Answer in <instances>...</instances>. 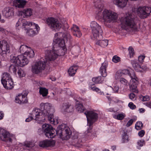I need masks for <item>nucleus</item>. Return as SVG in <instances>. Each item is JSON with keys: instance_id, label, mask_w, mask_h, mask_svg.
I'll use <instances>...</instances> for the list:
<instances>
[{"instance_id": "1", "label": "nucleus", "mask_w": 151, "mask_h": 151, "mask_svg": "<svg viewBox=\"0 0 151 151\" xmlns=\"http://www.w3.org/2000/svg\"><path fill=\"white\" fill-rule=\"evenodd\" d=\"M63 39L60 40L58 38L55 39L54 42L56 43L52 50H47L45 52V59L41 60L35 63L32 66V71L35 74H38L44 70L46 65H49L52 61L55 60L58 56L65 55L67 50L65 46V42L70 41L71 36L69 34L63 35Z\"/></svg>"}, {"instance_id": "2", "label": "nucleus", "mask_w": 151, "mask_h": 151, "mask_svg": "<svg viewBox=\"0 0 151 151\" xmlns=\"http://www.w3.org/2000/svg\"><path fill=\"white\" fill-rule=\"evenodd\" d=\"M42 128L45 136L49 138L54 137L56 134L63 140H67L69 139L72 133L70 129L64 124L59 126L57 130L54 129L51 125L46 124L43 125Z\"/></svg>"}, {"instance_id": "3", "label": "nucleus", "mask_w": 151, "mask_h": 151, "mask_svg": "<svg viewBox=\"0 0 151 151\" xmlns=\"http://www.w3.org/2000/svg\"><path fill=\"white\" fill-rule=\"evenodd\" d=\"M94 6L97 10L96 12L97 16L102 19L105 24L113 23L117 20L118 14L111 10L105 9L101 12L103 5L100 0H98L95 2Z\"/></svg>"}, {"instance_id": "4", "label": "nucleus", "mask_w": 151, "mask_h": 151, "mask_svg": "<svg viewBox=\"0 0 151 151\" xmlns=\"http://www.w3.org/2000/svg\"><path fill=\"white\" fill-rule=\"evenodd\" d=\"M122 28L127 31L131 30L137 31V27L134 19L132 16L129 15L128 16L122 17L120 19Z\"/></svg>"}, {"instance_id": "5", "label": "nucleus", "mask_w": 151, "mask_h": 151, "mask_svg": "<svg viewBox=\"0 0 151 151\" xmlns=\"http://www.w3.org/2000/svg\"><path fill=\"white\" fill-rule=\"evenodd\" d=\"M46 22L49 28L55 32L59 31L63 26L60 21L53 17H49L46 20Z\"/></svg>"}, {"instance_id": "6", "label": "nucleus", "mask_w": 151, "mask_h": 151, "mask_svg": "<svg viewBox=\"0 0 151 151\" xmlns=\"http://www.w3.org/2000/svg\"><path fill=\"white\" fill-rule=\"evenodd\" d=\"M92 29L93 37L91 38L93 40L95 39H99L102 37V33L103 31L101 29V27L95 21H92L90 25Z\"/></svg>"}, {"instance_id": "7", "label": "nucleus", "mask_w": 151, "mask_h": 151, "mask_svg": "<svg viewBox=\"0 0 151 151\" xmlns=\"http://www.w3.org/2000/svg\"><path fill=\"white\" fill-rule=\"evenodd\" d=\"M10 61L11 63L17 64L21 67L27 65L29 61L26 56L24 55H20L17 57L11 56Z\"/></svg>"}, {"instance_id": "8", "label": "nucleus", "mask_w": 151, "mask_h": 151, "mask_svg": "<svg viewBox=\"0 0 151 151\" xmlns=\"http://www.w3.org/2000/svg\"><path fill=\"white\" fill-rule=\"evenodd\" d=\"M0 139L3 141L11 143L16 139L14 135L10 134L8 132L0 127Z\"/></svg>"}, {"instance_id": "9", "label": "nucleus", "mask_w": 151, "mask_h": 151, "mask_svg": "<svg viewBox=\"0 0 151 151\" xmlns=\"http://www.w3.org/2000/svg\"><path fill=\"white\" fill-rule=\"evenodd\" d=\"M86 115L88 122L87 125L92 128V125L93 123L97 121L98 114L92 111H86L84 112Z\"/></svg>"}, {"instance_id": "10", "label": "nucleus", "mask_w": 151, "mask_h": 151, "mask_svg": "<svg viewBox=\"0 0 151 151\" xmlns=\"http://www.w3.org/2000/svg\"><path fill=\"white\" fill-rule=\"evenodd\" d=\"M129 75L131 78L129 86L130 89L132 92L137 93L138 91L137 89V86L138 79L133 71L130 72Z\"/></svg>"}, {"instance_id": "11", "label": "nucleus", "mask_w": 151, "mask_h": 151, "mask_svg": "<svg viewBox=\"0 0 151 151\" xmlns=\"http://www.w3.org/2000/svg\"><path fill=\"white\" fill-rule=\"evenodd\" d=\"M31 114L34 120L41 122H44L47 116L40 109L36 108L33 109Z\"/></svg>"}, {"instance_id": "12", "label": "nucleus", "mask_w": 151, "mask_h": 151, "mask_svg": "<svg viewBox=\"0 0 151 151\" xmlns=\"http://www.w3.org/2000/svg\"><path fill=\"white\" fill-rule=\"evenodd\" d=\"M24 19H19L18 21L16 23V27H17L19 26L22 25V29H24V30H27L26 28L28 26H33L35 27V29L37 31H39L40 28L38 24L32 22L26 21L24 22Z\"/></svg>"}, {"instance_id": "13", "label": "nucleus", "mask_w": 151, "mask_h": 151, "mask_svg": "<svg viewBox=\"0 0 151 151\" xmlns=\"http://www.w3.org/2000/svg\"><path fill=\"white\" fill-rule=\"evenodd\" d=\"M137 11L139 17L141 19H144L150 15L151 12V9L147 6H141L138 8Z\"/></svg>"}, {"instance_id": "14", "label": "nucleus", "mask_w": 151, "mask_h": 151, "mask_svg": "<svg viewBox=\"0 0 151 151\" xmlns=\"http://www.w3.org/2000/svg\"><path fill=\"white\" fill-rule=\"evenodd\" d=\"M3 15L6 18H11L14 16V9L12 7H6L2 11Z\"/></svg>"}, {"instance_id": "15", "label": "nucleus", "mask_w": 151, "mask_h": 151, "mask_svg": "<svg viewBox=\"0 0 151 151\" xmlns=\"http://www.w3.org/2000/svg\"><path fill=\"white\" fill-rule=\"evenodd\" d=\"M40 109L47 116L48 113H50V110L52 109L51 104L48 103H41L40 105Z\"/></svg>"}, {"instance_id": "16", "label": "nucleus", "mask_w": 151, "mask_h": 151, "mask_svg": "<svg viewBox=\"0 0 151 151\" xmlns=\"http://www.w3.org/2000/svg\"><path fill=\"white\" fill-rule=\"evenodd\" d=\"M0 48L2 50L3 54H6L10 52L9 45L5 40L0 41Z\"/></svg>"}, {"instance_id": "17", "label": "nucleus", "mask_w": 151, "mask_h": 151, "mask_svg": "<svg viewBox=\"0 0 151 151\" xmlns=\"http://www.w3.org/2000/svg\"><path fill=\"white\" fill-rule=\"evenodd\" d=\"M55 142L54 140H45L40 142L39 145L40 147H52L55 145Z\"/></svg>"}, {"instance_id": "18", "label": "nucleus", "mask_w": 151, "mask_h": 151, "mask_svg": "<svg viewBox=\"0 0 151 151\" xmlns=\"http://www.w3.org/2000/svg\"><path fill=\"white\" fill-rule=\"evenodd\" d=\"M61 110L64 113L71 112L73 111V107L69 103H66L63 104L61 107Z\"/></svg>"}, {"instance_id": "19", "label": "nucleus", "mask_w": 151, "mask_h": 151, "mask_svg": "<svg viewBox=\"0 0 151 151\" xmlns=\"http://www.w3.org/2000/svg\"><path fill=\"white\" fill-rule=\"evenodd\" d=\"M131 63L133 67L137 71L143 72L145 71V69L141 67L137 60H131Z\"/></svg>"}, {"instance_id": "20", "label": "nucleus", "mask_w": 151, "mask_h": 151, "mask_svg": "<svg viewBox=\"0 0 151 151\" xmlns=\"http://www.w3.org/2000/svg\"><path fill=\"white\" fill-rule=\"evenodd\" d=\"M108 64L107 61H105L102 64L100 68L99 72L102 76L105 77L107 76V72L106 68L108 67Z\"/></svg>"}, {"instance_id": "21", "label": "nucleus", "mask_w": 151, "mask_h": 151, "mask_svg": "<svg viewBox=\"0 0 151 151\" xmlns=\"http://www.w3.org/2000/svg\"><path fill=\"white\" fill-rule=\"evenodd\" d=\"M32 14V9L29 8L25 9L19 12V14L24 18L29 17L31 16Z\"/></svg>"}, {"instance_id": "22", "label": "nucleus", "mask_w": 151, "mask_h": 151, "mask_svg": "<svg viewBox=\"0 0 151 151\" xmlns=\"http://www.w3.org/2000/svg\"><path fill=\"white\" fill-rule=\"evenodd\" d=\"M128 0H113L114 4L120 8L124 7L127 4Z\"/></svg>"}, {"instance_id": "23", "label": "nucleus", "mask_w": 151, "mask_h": 151, "mask_svg": "<svg viewBox=\"0 0 151 151\" xmlns=\"http://www.w3.org/2000/svg\"><path fill=\"white\" fill-rule=\"evenodd\" d=\"M4 87L6 89H12L14 87L13 81L12 79L1 82Z\"/></svg>"}, {"instance_id": "24", "label": "nucleus", "mask_w": 151, "mask_h": 151, "mask_svg": "<svg viewBox=\"0 0 151 151\" xmlns=\"http://www.w3.org/2000/svg\"><path fill=\"white\" fill-rule=\"evenodd\" d=\"M78 136L77 133L72 135V139H73V144L76 147H80L81 145V140L78 139Z\"/></svg>"}, {"instance_id": "25", "label": "nucleus", "mask_w": 151, "mask_h": 151, "mask_svg": "<svg viewBox=\"0 0 151 151\" xmlns=\"http://www.w3.org/2000/svg\"><path fill=\"white\" fill-rule=\"evenodd\" d=\"M99 39H96L95 45L99 46L102 47H106L108 44V41L106 40H100ZM95 39L94 40H95Z\"/></svg>"}, {"instance_id": "26", "label": "nucleus", "mask_w": 151, "mask_h": 151, "mask_svg": "<svg viewBox=\"0 0 151 151\" xmlns=\"http://www.w3.org/2000/svg\"><path fill=\"white\" fill-rule=\"evenodd\" d=\"M73 35L77 37H80L82 35V34L78 26L75 25H73L71 29Z\"/></svg>"}, {"instance_id": "27", "label": "nucleus", "mask_w": 151, "mask_h": 151, "mask_svg": "<svg viewBox=\"0 0 151 151\" xmlns=\"http://www.w3.org/2000/svg\"><path fill=\"white\" fill-rule=\"evenodd\" d=\"M27 3V1L24 0H15L14 2V5L16 8H24Z\"/></svg>"}, {"instance_id": "28", "label": "nucleus", "mask_w": 151, "mask_h": 151, "mask_svg": "<svg viewBox=\"0 0 151 151\" xmlns=\"http://www.w3.org/2000/svg\"><path fill=\"white\" fill-rule=\"evenodd\" d=\"M78 67L77 65L71 66L68 70V73L70 76H73L76 73Z\"/></svg>"}, {"instance_id": "29", "label": "nucleus", "mask_w": 151, "mask_h": 151, "mask_svg": "<svg viewBox=\"0 0 151 151\" xmlns=\"http://www.w3.org/2000/svg\"><path fill=\"white\" fill-rule=\"evenodd\" d=\"M24 55L25 56H26L28 58H32L34 57L35 53L34 51L29 47L24 53Z\"/></svg>"}, {"instance_id": "30", "label": "nucleus", "mask_w": 151, "mask_h": 151, "mask_svg": "<svg viewBox=\"0 0 151 151\" xmlns=\"http://www.w3.org/2000/svg\"><path fill=\"white\" fill-rule=\"evenodd\" d=\"M18 65L16 64L11 65L9 68V72L11 73H13L15 74H16L17 70L19 68V67Z\"/></svg>"}, {"instance_id": "31", "label": "nucleus", "mask_w": 151, "mask_h": 151, "mask_svg": "<svg viewBox=\"0 0 151 151\" xmlns=\"http://www.w3.org/2000/svg\"><path fill=\"white\" fill-rule=\"evenodd\" d=\"M39 92L43 97L47 96L48 93V90L45 88L40 87Z\"/></svg>"}, {"instance_id": "32", "label": "nucleus", "mask_w": 151, "mask_h": 151, "mask_svg": "<svg viewBox=\"0 0 151 151\" xmlns=\"http://www.w3.org/2000/svg\"><path fill=\"white\" fill-rule=\"evenodd\" d=\"M104 77L101 76L96 77L92 78V81L95 83H101L104 81Z\"/></svg>"}, {"instance_id": "33", "label": "nucleus", "mask_w": 151, "mask_h": 151, "mask_svg": "<svg viewBox=\"0 0 151 151\" xmlns=\"http://www.w3.org/2000/svg\"><path fill=\"white\" fill-rule=\"evenodd\" d=\"M127 131H123L122 134V143H125L129 141L128 135L127 134Z\"/></svg>"}, {"instance_id": "34", "label": "nucleus", "mask_w": 151, "mask_h": 151, "mask_svg": "<svg viewBox=\"0 0 151 151\" xmlns=\"http://www.w3.org/2000/svg\"><path fill=\"white\" fill-rule=\"evenodd\" d=\"M77 102L75 106L76 110L79 112H83L86 109H84L82 104L78 103V101Z\"/></svg>"}, {"instance_id": "35", "label": "nucleus", "mask_w": 151, "mask_h": 151, "mask_svg": "<svg viewBox=\"0 0 151 151\" xmlns=\"http://www.w3.org/2000/svg\"><path fill=\"white\" fill-rule=\"evenodd\" d=\"M12 78L10 74L6 72L3 74L2 77L1 79V82H2L3 81H7Z\"/></svg>"}, {"instance_id": "36", "label": "nucleus", "mask_w": 151, "mask_h": 151, "mask_svg": "<svg viewBox=\"0 0 151 151\" xmlns=\"http://www.w3.org/2000/svg\"><path fill=\"white\" fill-rule=\"evenodd\" d=\"M126 116L125 114L123 113L119 114L117 115L114 116V118L119 120H122Z\"/></svg>"}, {"instance_id": "37", "label": "nucleus", "mask_w": 151, "mask_h": 151, "mask_svg": "<svg viewBox=\"0 0 151 151\" xmlns=\"http://www.w3.org/2000/svg\"><path fill=\"white\" fill-rule=\"evenodd\" d=\"M26 31V33L28 36H33L36 34V32L32 29H27Z\"/></svg>"}, {"instance_id": "38", "label": "nucleus", "mask_w": 151, "mask_h": 151, "mask_svg": "<svg viewBox=\"0 0 151 151\" xmlns=\"http://www.w3.org/2000/svg\"><path fill=\"white\" fill-rule=\"evenodd\" d=\"M23 95L22 94H19L16 97L15 99L16 103L21 104V103H22V100L23 99Z\"/></svg>"}, {"instance_id": "39", "label": "nucleus", "mask_w": 151, "mask_h": 151, "mask_svg": "<svg viewBox=\"0 0 151 151\" xmlns=\"http://www.w3.org/2000/svg\"><path fill=\"white\" fill-rule=\"evenodd\" d=\"M89 88H90V89L93 90L94 91H95L98 93H99L100 91V89L96 87L95 86V85L93 84H90L89 85Z\"/></svg>"}, {"instance_id": "40", "label": "nucleus", "mask_w": 151, "mask_h": 151, "mask_svg": "<svg viewBox=\"0 0 151 151\" xmlns=\"http://www.w3.org/2000/svg\"><path fill=\"white\" fill-rule=\"evenodd\" d=\"M143 127V124L142 122H137L135 124V128L137 130L141 129Z\"/></svg>"}, {"instance_id": "41", "label": "nucleus", "mask_w": 151, "mask_h": 151, "mask_svg": "<svg viewBox=\"0 0 151 151\" xmlns=\"http://www.w3.org/2000/svg\"><path fill=\"white\" fill-rule=\"evenodd\" d=\"M17 73L19 76L20 78L24 77L25 76V73L24 71L21 68H18Z\"/></svg>"}, {"instance_id": "42", "label": "nucleus", "mask_w": 151, "mask_h": 151, "mask_svg": "<svg viewBox=\"0 0 151 151\" xmlns=\"http://www.w3.org/2000/svg\"><path fill=\"white\" fill-rule=\"evenodd\" d=\"M145 144V141L143 140H139L137 142V148L138 149H139V147H142Z\"/></svg>"}, {"instance_id": "43", "label": "nucleus", "mask_w": 151, "mask_h": 151, "mask_svg": "<svg viewBox=\"0 0 151 151\" xmlns=\"http://www.w3.org/2000/svg\"><path fill=\"white\" fill-rule=\"evenodd\" d=\"M29 47L25 45H21L19 48L20 52L22 54L23 53V52H24L27 50V49Z\"/></svg>"}, {"instance_id": "44", "label": "nucleus", "mask_w": 151, "mask_h": 151, "mask_svg": "<svg viewBox=\"0 0 151 151\" xmlns=\"http://www.w3.org/2000/svg\"><path fill=\"white\" fill-rule=\"evenodd\" d=\"M92 128L91 129V128L89 127V128L88 129V130L86 131L85 132V134H86V137L87 136H91V138H92L94 136V135H93L91 131Z\"/></svg>"}, {"instance_id": "45", "label": "nucleus", "mask_w": 151, "mask_h": 151, "mask_svg": "<svg viewBox=\"0 0 151 151\" xmlns=\"http://www.w3.org/2000/svg\"><path fill=\"white\" fill-rule=\"evenodd\" d=\"M48 113V114L47 115L46 117L47 116L48 117L49 120L50 122L51 123H54V119L53 118V115L52 114H50Z\"/></svg>"}, {"instance_id": "46", "label": "nucleus", "mask_w": 151, "mask_h": 151, "mask_svg": "<svg viewBox=\"0 0 151 151\" xmlns=\"http://www.w3.org/2000/svg\"><path fill=\"white\" fill-rule=\"evenodd\" d=\"M27 93H24V94L23 95V99L22 100V103L21 104H26L27 103L28 100L27 97Z\"/></svg>"}, {"instance_id": "47", "label": "nucleus", "mask_w": 151, "mask_h": 151, "mask_svg": "<svg viewBox=\"0 0 151 151\" xmlns=\"http://www.w3.org/2000/svg\"><path fill=\"white\" fill-rule=\"evenodd\" d=\"M122 76L123 74L121 70H118L115 74V78L116 79H119Z\"/></svg>"}, {"instance_id": "48", "label": "nucleus", "mask_w": 151, "mask_h": 151, "mask_svg": "<svg viewBox=\"0 0 151 151\" xmlns=\"http://www.w3.org/2000/svg\"><path fill=\"white\" fill-rule=\"evenodd\" d=\"M128 50L129 51L130 57V58L133 57L134 54V49L132 47H130L129 48Z\"/></svg>"}, {"instance_id": "49", "label": "nucleus", "mask_w": 151, "mask_h": 151, "mask_svg": "<svg viewBox=\"0 0 151 151\" xmlns=\"http://www.w3.org/2000/svg\"><path fill=\"white\" fill-rule=\"evenodd\" d=\"M120 60V58L116 55L114 56L112 58V61L115 63L118 62Z\"/></svg>"}, {"instance_id": "50", "label": "nucleus", "mask_w": 151, "mask_h": 151, "mask_svg": "<svg viewBox=\"0 0 151 151\" xmlns=\"http://www.w3.org/2000/svg\"><path fill=\"white\" fill-rule=\"evenodd\" d=\"M120 81L122 83L125 85H127L128 84L127 80L123 78H120Z\"/></svg>"}, {"instance_id": "51", "label": "nucleus", "mask_w": 151, "mask_h": 151, "mask_svg": "<svg viewBox=\"0 0 151 151\" xmlns=\"http://www.w3.org/2000/svg\"><path fill=\"white\" fill-rule=\"evenodd\" d=\"M145 58V56L144 55H141L138 57V60L139 62L140 63H142L144 61V59Z\"/></svg>"}, {"instance_id": "52", "label": "nucleus", "mask_w": 151, "mask_h": 151, "mask_svg": "<svg viewBox=\"0 0 151 151\" xmlns=\"http://www.w3.org/2000/svg\"><path fill=\"white\" fill-rule=\"evenodd\" d=\"M129 97L130 99L132 101H134L136 100V95L133 93H131L129 95Z\"/></svg>"}, {"instance_id": "53", "label": "nucleus", "mask_w": 151, "mask_h": 151, "mask_svg": "<svg viewBox=\"0 0 151 151\" xmlns=\"http://www.w3.org/2000/svg\"><path fill=\"white\" fill-rule=\"evenodd\" d=\"M128 106L132 109H134L136 108V106L132 102L129 103L128 105Z\"/></svg>"}, {"instance_id": "54", "label": "nucleus", "mask_w": 151, "mask_h": 151, "mask_svg": "<svg viewBox=\"0 0 151 151\" xmlns=\"http://www.w3.org/2000/svg\"><path fill=\"white\" fill-rule=\"evenodd\" d=\"M65 34H69L68 33H64L62 35V36L63 37V38L62 39H60L58 38V37H58V35H60V34H62V33H61V32H57V33H56L55 35V39L54 40H53V41H54V40L55 39H57L58 38V39H60V40H63V35Z\"/></svg>"}, {"instance_id": "55", "label": "nucleus", "mask_w": 151, "mask_h": 151, "mask_svg": "<svg viewBox=\"0 0 151 151\" xmlns=\"http://www.w3.org/2000/svg\"><path fill=\"white\" fill-rule=\"evenodd\" d=\"M135 121L134 119H130L127 123L126 126L128 127L130 126L132 124L133 122Z\"/></svg>"}, {"instance_id": "56", "label": "nucleus", "mask_w": 151, "mask_h": 151, "mask_svg": "<svg viewBox=\"0 0 151 151\" xmlns=\"http://www.w3.org/2000/svg\"><path fill=\"white\" fill-rule=\"evenodd\" d=\"M123 75H129V74L130 71L127 69H124L123 70L121 71Z\"/></svg>"}, {"instance_id": "57", "label": "nucleus", "mask_w": 151, "mask_h": 151, "mask_svg": "<svg viewBox=\"0 0 151 151\" xmlns=\"http://www.w3.org/2000/svg\"><path fill=\"white\" fill-rule=\"evenodd\" d=\"M142 99L143 101H148L150 99V97L149 96L146 95L143 96Z\"/></svg>"}, {"instance_id": "58", "label": "nucleus", "mask_w": 151, "mask_h": 151, "mask_svg": "<svg viewBox=\"0 0 151 151\" xmlns=\"http://www.w3.org/2000/svg\"><path fill=\"white\" fill-rule=\"evenodd\" d=\"M145 134V132L144 130H141L138 133L139 136L142 137Z\"/></svg>"}, {"instance_id": "59", "label": "nucleus", "mask_w": 151, "mask_h": 151, "mask_svg": "<svg viewBox=\"0 0 151 151\" xmlns=\"http://www.w3.org/2000/svg\"><path fill=\"white\" fill-rule=\"evenodd\" d=\"M34 119L33 117L32 116V114H31V116L29 117L28 118H27L25 120L26 122H29L31 121L32 119Z\"/></svg>"}, {"instance_id": "60", "label": "nucleus", "mask_w": 151, "mask_h": 151, "mask_svg": "<svg viewBox=\"0 0 151 151\" xmlns=\"http://www.w3.org/2000/svg\"><path fill=\"white\" fill-rule=\"evenodd\" d=\"M119 89V87L118 86H115L113 88V90L114 93H116L118 92Z\"/></svg>"}, {"instance_id": "61", "label": "nucleus", "mask_w": 151, "mask_h": 151, "mask_svg": "<svg viewBox=\"0 0 151 151\" xmlns=\"http://www.w3.org/2000/svg\"><path fill=\"white\" fill-rule=\"evenodd\" d=\"M4 116V114L2 111H0V120L2 119Z\"/></svg>"}, {"instance_id": "62", "label": "nucleus", "mask_w": 151, "mask_h": 151, "mask_svg": "<svg viewBox=\"0 0 151 151\" xmlns=\"http://www.w3.org/2000/svg\"><path fill=\"white\" fill-rule=\"evenodd\" d=\"M53 122H54V123H52V124H57L58 123V117H56L55 118V119H54V121H53Z\"/></svg>"}, {"instance_id": "63", "label": "nucleus", "mask_w": 151, "mask_h": 151, "mask_svg": "<svg viewBox=\"0 0 151 151\" xmlns=\"http://www.w3.org/2000/svg\"><path fill=\"white\" fill-rule=\"evenodd\" d=\"M145 105L147 106L151 109V102H150L146 103Z\"/></svg>"}, {"instance_id": "64", "label": "nucleus", "mask_w": 151, "mask_h": 151, "mask_svg": "<svg viewBox=\"0 0 151 151\" xmlns=\"http://www.w3.org/2000/svg\"><path fill=\"white\" fill-rule=\"evenodd\" d=\"M108 111L111 112H114V108H110L107 109Z\"/></svg>"}]
</instances>
